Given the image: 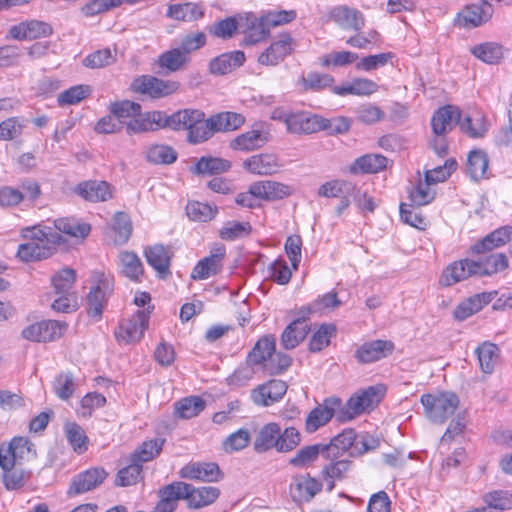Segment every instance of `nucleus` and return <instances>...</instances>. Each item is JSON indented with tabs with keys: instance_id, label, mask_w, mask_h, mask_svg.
<instances>
[{
	"instance_id": "f257e3e1",
	"label": "nucleus",
	"mask_w": 512,
	"mask_h": 512,
	"mask_svg": "<svg viewBox=\"0 0 512 512\" xmlns=\"http://www.w3.org/2000/svg\"><path fill=\"white\" fill-rule=\"evenodd\" d=\"M22 236L27 242L19 245L16 255L23 262H33L50 257L56 247L63 242V238L58 232H53L51 228L41 229L38 226L23 229Z\"/></svg>"
},
{
	"instance_id": "f03ea898",
	"label": "nucleus",
	"mask_w": 512,
	"mask_h": 512,
	"mask_svg": "<svg viewBox=\"0 0 512 512\" xmlns=\"http://www.w3.org/2000/svg\"><path fill=\"white\" fill-rule=\"evenodd\" d=\"M420 402L423 405L425 417L435 424L445 423L460 405L458 395L452 391L423 394Z\"/></svg>"
},
{
	"instance_id": "7ed1b4c3",
	"label": "nucleus",
	"mask_w": 512,
	"mask_h": 512,
	"mask_svg": "<svg viewBox=\"0 0 512 512\" xmlns=\"http://www.w3.org/2000/svg\"><path fill=\"white\" fill-rule=\"evenodd\" d=\"M113 292V278L103 272H93L90 290L86 297L87 314L99 320Z\"/></svg>"
},
{
	"instance_id": "20e7f679",
	"label": "nucleus",
	"mask_w": 512,
	"mask_h": 512,
	"mask_svg": "<svg viewBox=\"0 0 512 512\" xmlns=\"http://www.w3.org/2000/svg\"><path fill=\"white\" fill-rule=\"evenodd\" d=\"M384 395L382 386H370L351 396L346 405L341 407L336 414L338 422H347L354 419L357 415L363 413L367 409L376 406Z\"/></svg>"
},
{
	"instance_id": "39448f33",
	"label": "nucleus",
	"mask_w": 512,
	"mask_h": 512,
	"mask_svg": "<svg viewBox=\"0 0 512 512\" xmlns=\"http://www.w3.org/2000/svg\"><path fill=\"white\" fill-rule=\"evenodd\" d=\"M180 84L177 81L163 80L151 75H143L135 78L131 83V89L135 93L149 95L159 99L178 91Z\"/></svg>"
},
{
	"instance_id": "423d86ee",
	"label": "nucleus",
	"mask_w": 512,
	"mask_h": 512,
	"mask_svg": "<svg viewBox=\"0 0 512 512\" xmlns=\"http://www.w3.org/2000/svg\"><path fill=\"white\" fill-rule=\"evenodd\" d=\"M149 314V311L138 310L129 319L123 320L118 330L115 331V336L118 341L125 343L140 341L145 330L148 328Z\"/></svg>"
},
{
	"instance_id": "0eeeda50",
	"label": "nucleus",
	"mask_w": 512,
	"mask_h": 512,
	"mask_svg": "<svg viewBox=\"0 0 512 512\" xmlns=\"http://www.w3.org/2000/svg\"><path fill=\"white\" fill-rule=\"evenodd\" d=\"M177 484L182 499L186 500L188 506L193 509H199L214 503L220 495V490L217 487L203 486L195 488L193 485L182 481H177Z\"/></svg>"
},
{
	"instance_id": "6e6552de",
	"label": "nucleus",
	"mask_w": 512,
	"mask_h": 512,
	"mask_svg": "<svg viewBox=\"0 0 512 512\" xmlns=\"http://www.w3.org/2000/svg\"><path fill=\"white\" fill-rule=\"evenodd\" d=\"M325 20L336 23L344 30L359 31L364 27V15L356 8L348 5H337L330 8L326 15Z\"/></svg>"
},
{
	"instance_id": "1a4fd4ad",
	"label": "nucleus",
	"mask_w": 512,
	"mask_h": 512,
	"mask_svg": "<svg viewBox=\"0 0 512 512\" xmlns=\"http://www.w3.org/2000/svg\"><path fill=\"white\" fill-rule=\"evenodd\" d=\"M67 325L56 320L41 321L29 325L22 331V337L34 342H49L60 338Z\"/></svg>"
},
{
	"instance_id": "9d476101",
	"label": "nucleus",
	"mask_w": 512,
	"mask_h": 512,
	"mask_svg": "<svg viewBox=\"0 0 512 512\" xmlns=\"http://www.w3.org/2000/svg\"><path fill=\"white\" fill-rule=\"evenodd\" d=\"M294 50V41L289 33H281L270 46L258 56V62L265 66H276Z\"/></svg>"
},
{
	"instance_id": "9b49d317",
	"label": "nucleus",
	"mask_w": 512,
	"mask_h": 512,
	"mask_svg": "<svg viewBox=\"0 0 512 512\" xmlns=\"http://www.w3.org/2000/svg\"><path fill=\"white\" fill-rule=\"evenodd\" d=\"M108 473L102 467L89 468L72 478L68 489L69 496H76L100 486L107 478Z\"/></svg>"
},
{
	"instance_id": "f8f14e48",
	"label": "nucleus",
	"mask_w": 512,
	"mask_h": 512,
	"mask_svg": "<svg viewBox=\"0 0 512 512\" xmlns=\"http://www.w3.org/2000/svg\"><path fill=\"white\" fill-rule=\"evenodd\" d=\"M179 477L188 480L202 482H218L223 474L217 463L214 462H190L179 470Z\"/></svg>"
},
{
	"instance_id": "ddd939ff",
	"label": "nucleus",
	"mask_w": 512,
	"mask_h": 512,
	"mask_svg": "<svg viewBox=\"0 0 512 512\" xmlns=\"http://www.w3.org/2000/svg\"><path fill=\"white\" fill-rule=\"evenodd\" d=\"M329 120L309 112H292L287 131L292 134H312L328 127Z\"/></svg>"
},
{
	"instance_id": "4468645a",
	"label": "nucleus",
	"mask_w": 512,
	"mask_h": 512,
	"mask_svg": "<svg viewBox=\"0 0 512 512\" xmlns=\"http://www.w3.org/2000/svg\"><path fill=\"white\" fill-rule=\"evenodd\" d=\"M287 384L273 379L258 385L251 391V399L257 406L268 407L280 401L287 392Z\"/></svg>"
},
{
	"instance_id": "2eb2a0df",
	"label": "nucleus",
	"mask_w": 512,
	"mask_h": 512,
	"mask_svg": "<svg viewBox=\"0 0 512 512\" xmlns=\"http://www.w3.org/2000/svg\"><path fill=\"white\" fill-rule=\"evenodd\" d=\"M341 408V399L330 397L323 401L322 404L315 407L309 412L306 418V430L310 433L315 432L321 426H324Z\"/></svg>"
},
{
	"instance_id": "dca6fc26",
	"label": "nucleus",
	"mask_w": 512,
	"mask_h": 512,
	"mask_svg": "<svg viewBox=\"0 0 512 512\" xmlns=\"http://www.w3.org/2000/svg\"><path fill=\"white\" fill-rule=\"evenodd\" d=\"M226 255L224 245L214 246L210 254L201 259L193 268L191 277L195 280H204L216 275L223 266V260Z\"/></svg>"
},
{
	"instance_id": "f3484780",
	"label": "nucleus",
	"mask_w": 512,
	"mask_h": 512,
	"mask_svg": "<svg viewBox=\"0 0 512 512\" xmlns=\"http://www.w3.org/2000/svg\"><path fill=\"white\" fill-rule=\"evenodd\" d=\"M270 138L268 131L263 129L262 124L254 125L253 129L246 131L230 142V147L236 151H253L264 146Z\"/></svg>"
},
{
	"instance_id": "a211bd4d",
	"label": "nucleus",
	"mask_w": 512,
	"mask_h": 512,
	"mask_svg": "<svg viewBox=\"0 0 512 512\" xmlns=\"http://www.w3.org/2000/svg\"><path fill=\"white\" fill-rule=\"evenodd\" d=\"M393 350L394 344L391 341L377 339L359 346L354 357L359 363L368 364L387 357Z\"/></svg>"
},
{
	"instance_id": "6ab92c4d",
	"label": "nucleus",
	"mask_w": 512,
	"mask_h": 512,
	"mask_svg": "<svg viewBox=\"0 0 512 512\" xmlns=\"http://www.w3.org/2000/svg\"><path fill=\"white\" fill-rule=\"evenodd\" d=\"M53 33L52 26L40 20L22 21L10 28L9 34L17 40H34L48 37Z\"/></svg>"
},
{
	"instance_id": "aec40b11",
	"label": "nucleus",
	"mask_w": 512,
	"mask_h": 512,
	"mask_svg": "<svg viewBox=\"0 0 512 512\" xmlns=\"http://www.w3.org/2000/svg\"><path fill=\"white\" fill-rule=\"evenodd\" d=\"M74 192L89 202H104L113 197V188L106 181L87 180L77 184Z\"/></svg>"
},
{
	"instance_id": "412c9836",
	"label": "nucleus",
	"mask_w": 512,
	"mask_h": 512,
	"mask_svg": "<svg viewBox=\"0 0 512 512\" xmlns=\"http://www.w3.org/2000/svg\"><path fill=\"white\" fill-rule=\"evenodd\" d=\"M461 110L454 105H446L437 109L431 118L434 135L448 134L456 124L460 126Z\"/></svg>"
},
{
	"instance_id": "4be33fe9",
	"label": "nucleus",
	"mask_w": 512,
	"mask_h": 512,
	"mask_svg": "<svg viewBox=\"0 0 512 512\" xmlns=\"http://www.w3.org/2000/svg\"><path fill=\"white\" fill-rule=\"evenodd\" d=\"M165 128L164 112L150 111L137 115L126 123V133L128 135L139 134L144 132H153Z\"/></svg>"
},
{
	"instance_id": "5701e85b",
	"label": "nucleus",
	"mask_w": 512,
	"mask_h": 512,
	"mask_svg": "<svg viewBox=\"0 0 512 512\" xmlns=\"http://www.w3.org/2000/svg\"><path fill=\"white\" fill-rule=\"evenodd\" d=\"M250 192L257 199L273 201L291 195L292 188L280 182L263 180L252 183L250 185Z\"/></svg>"
},
{
	"instance_id": "b1692460",
	"label": "nucleus",
	"mask_w": 512,
	"mask_h": 512,
	"mask_svg": "<svg viewBox=\"0 0 512 512\" xmlns=\"http://www.w3.org/2000/svg\"><path fill=\"white\" fill-rule=\"evenodd\" d=\"M472 264H474V260L470 259H462L451 263L442 272L439 279L440 285L449 287L469 277L476 276Z\"/></svg>"
},
{
	"instance_id": "393cba45",
	"label": "nucleus",
	"mask_w": 512,
	"mask_h": 512,
	"mask_svg": "<svg viewBox=\"0 0 512 512\" xmlns=\"http://www.w3.org/2000/svg\"><path fill=\"white\" fill-rule=\"evenodd\" d=\"M511 237L512 226L505 225L492 231L484 238L477 241L474 245L471 246L470 250L473 254H484L504 246L507 242L510 241Z\"/></svg>"
},
{
	"instance_id": "a878e982",
	"label": "nucleus",
	"mask_w": 512,
	"mask_h": 512,
	"mask_svg": "<svg viewBox=\"0 0 512 512\" xmlns=\"http://www.w3.org/2000/svg\"><path fill=\"white\" fill-rule=\"evenodd\" d=\"M243 167L253 174L267 176L276 173L281 164L276 154L261 153L247 158L243 162Z\"/></svg>"
},
{
	"instance_id": "bb28decb",
	"label": "nucleus",
	"mask_w": 512,
	"mask_h": 512,
	"mask_svg": "<svg viewBox=\"0 0 512 512\" xmlns=\"http://www.w3.org/2000/svg\"><path fill=\"white\" fill-rule=\"evenodd\" d=\"M205 113L199 109H183L171 115L164 112L165 128H170L175 131L187 130L190 132L193 125L200 120H203Z\"/></svg>"
},
{
	"instance_id": "cd10ccee",
	"label": "nucleus",
	"mask_w": 512,
	"mask_h": 512,
	"mask_svg": "<svg viewBox=\"0 0 512 512\" xmlns=\"http://www.w3.org/2000/svg\"><path fill=\"white\" fill-rule=\"evenodd\" d=\"M490 123L480 111H473L460 118V130L472 139L483 138L489 131Z\"/></svg>"
},
{
	"instance_id": "c85d7f7f",
	"label": "nucleus",
	"mask_w": 512,
	"mask_h": 512,
	"mask_svg": "<svg viewBox=\"0 0 512 512\" xmlns=\"http://www.w3.org/2000/svg\"><path fill=\"white\" fill-rule=\"evenodd\" d=\"M144 255L147 263L153 267L160 277H166L170 274L169 267L171 262V251L162 244H155L146 247Z\"/></svg>"
},
{
	"instance_id": "c756f323",
	"label": "nucleus",
	"mask_w": 512,
	"mask_h": 512,
	"mask_svg": "<svg viewBox=\"0 0 512 512\" xmlns=\"http://www.w3.org/2000/svg\"><path fill=\"white\" fill-rule=\"evenodd\" d=\"M310 331V324L306 317H299L291 322L282 332L281 345L289 350L294 349L302 342L308 332Z\"/></svg>"
},
{
	"instance_id": "7c9ffc66",
	"label": "nucleus",
	"mask_w": 512,
	"mask_h": 512,
	"mask_svg": "<svg viewBox=\"0 0 512 512\" xmlns=\"http://www.w3.org/2000/svg\"><path fill=\"white\" fill-rule=\"evenodd\" d=\"M245 62L244 52L237 50L223 53L210 61L209 70L214 75H225Z\"/></svg>"
},
{
	"instance_id": "2f4dec72",
	"label": "nucleus",
	"mask_w": 512,
	"mask_h": 512,
	"mask_svg": "<svg viewBox=\"0 0 512 512\" xmlns=\"http://www.w3.org/2000/svg\"><path fill=\"white\" fill-rule=\"evenodd\" d=\"M166 15L176 21L192 22L204 16V8L201 4L193 2L171 4Z\"/></svg>"
},
{
	"instance_id": "473e14b6",
	"label": "nucleus",
	"mask_w": 512,
	"mask_h": 512,
	"mask_svg": "<svg viewBox=\"0 0 512 512\" xmlns=\"http://www.w3.org/2000/svg\"><path fill=\"white\" fill-rule=\"evenodd\" d=\"M158 497L159 501L152 512H175L178 507V501L182 500L177 481L159 489Z\"/></svg>"
},
{
	"instance_id": "72a5a7b5",
	"label": "nucleus",
	"mask_w": 512,
	"mask_h": 512,
	"mask_svg": "<svg viewBox=\"0 0 512 512\" xmlns=\"http://www.w3.org/2000/svg\"><path fill=\"white\" fill-rule=\"evenodd\" d=\"M244 123V115L232 111H223L210 116V124L216 133L237 130Z\"/></svg>"
},
{
	"instance_id": "f704fd0d",
	"label": "nucleus",
	"mask_w": 512,
	"mask_h": 512,
	"mask_svg": "<svg viewBox=\"0 0 512 512\" xmlns=\"http://www.w3.org/2000/svg\"><path fill=\"white\" fill-rule=\"evenodd\" d=\"M472 267L477 277L491 276L508 267V259L505 254H492L483 260L474 261Z\"/></svg>"
},
{
	"instance_id": "c9c22d12",
	"label": "nucleus",
	"mask_w": 512,
	"mask_h": 512,
	"mask_svg": "<svg viewBox=\"0 0 512 512\" xmlns=\"http://www.w3.org/2000/svg\"><path fill=\"white\" fill-rule=\"evenodd\" d=\"M322 489V483L310 476L297 478L291 486L292 496L299 501H310Z\"/></svg>"
},
{
	"instance_id": "e433bc0d",
	"label": "nucleus",
	"mask_w": 512,
	"mask_h": 512,
	"mask_svg": "<svg viewBox=\"0 0 512 512\" xmlns=\"http://www.w3.org/2000/svg\"><path fill=\"white\" fill-rule=\"evenodd\" d=\"M276 340L272 335H267L259 339L253 349L247 356V361L252 365H260L270 360L275 352Z\"/></svg>"
},
{
	"instance_id": "4c0bfd02",
	"label": "nucleus",
	"mask_w": 512,
	"mask_h": 512,
	"mask_svg": "<svg viewBox=\"0 0 512 512\" xmlns=\"http://www.w3.org/2000/svg\"><path fill=\"white\" fill-rule=\"evenodd\" d=\"M387 158L380 154H366L358 157L350 166V172L358 173H377L387 166Z\"/></svg>"
},
{
	"instance_id": "58836bf2",
	"label": "nucleus",
	"mask_w": 512,
	"mask_h": 512,
	"mask_svg": "<svg viewBox=\"0 0 512 512\" xmlns=\"http://www.w3.org/2000/svg\"><path fill=\"white\" fill-rule=\"evenodd\" d=\"M475 353L482 372L486 374L493 373L500 357L499 347L491 342H483L476 348Z\"/></svg>"
},
{
	"instance_id": "ea45409f",
	"label": "nucleus",
	"mask_w": 512,
	"mask_h": 512,
	"mask_svg": "<svg viewBox=\"0 0 512 512\" xmlns=\"http://www.w3.org/2000/svg\"><path fill=\"white\" fill-rule=\"evenodd\" d=\"M279 432L280 426L277 423L271 422L264 425L254 440V450L257 453H263L272 448L276 449Z\"/></svg>"
},
{
	"instance_id": "a19ab883",
	"label": "nucleus",
	"mask_w": 512,
	"mask_h": 512,
	"mask_svg": "<svg viewBox=\"0 0 512 512\" xmlns=\"http://www.w3.org/2000/svg\"><path fill=\"white\" fill-rule=\"evenodd\" d=\"M319 455L329 459L322 443L305 446L299 449L296 454L290 458L289 464L297 468H304L314 463Z\"/></svg>"
},
{
	"instance_id": "79ce46f5",
	"label": "nucleus",
	"mask_w": 512,
	"mask_h": 512,
	"mask_svg": "<svg viewBox=\"0 0 512 512\" xmlns=\"http://www.w3.org/2000/svg\"><path fill=\"white\" fill-rule=\"evenodd\" d=\"M356 432L353 429H345L340 434L331 439L330 443L323 444L326 454L330 458H336L342 452L347 451L352 446L355 447Z\"/></svg>"
},
{
	"instance_id": "37998d69",
	"label": "nucleus",
	"mask_w": 512,
	"mask_h": 512,
	"mask_svg": "<svg viewBox=\"0 0 512 512\" xmlns=\"http://www.w3.org/2000/svg\"><path fill=\"white\" fill-rule=\"evenodd\" d=\"M489 158L486 152L482 150H473L468 154L467 173L474 181L487 178V169Z\"/></svg>"
},
{
	"instance_id": "c03bdc74",
	"label": "nucleus",
	"mask_w": 512,
	"mask_h": 512,
	"mask_svg": "<svg viewBox=\"0 0 512 512\" xmlns=\"http://www.w3.org/2000/svg\"><path fill=\"white\" fill-rule=\"evenodd\" d=\"M487 9H490V7L482 8L476 4L468 5L458 13L457 22L463 27H477L490 17Z\"/></svg>"
},
{
	"instance_id": "a18cd8bd",
	"label": "nucleus",
	"mask_w": 512,
	"mask_h": 512,
	"mask_svg": "<svg viewBox=\"0 0 512 512\" xmlns=\"http://www.w3.org/2000/svg\"><path fill=\"white\" fill-rule=\"evenodd\" d=\"M145 159L154 165H169L177 160V152L171 146L154 144L146 149Z\"/></svg>"
},
{
	"instance_id": "49530a36",
	"label": "nucleus",
	"mask_w": 512,
	"mask_h": 512,
	"mask_svg": "<svg viewBox=\"0 0 512 512\" xmlns=\"http://www.w3.org/2000/svg\"><path fill=\"white\" fill-rule=\"evenodd\" d=\"M205 406V401L199 396L185 397L174 404L175 414L182 419L196 417L204 410Z\"/></svg>"
},
{
	"instance_id": "de8ad7c7",
	"label": "nucleus",
	"mask_w": 512,
	"mask_h": 512,
	"mask_svg": "<svg viewBox=\"0 0 512 512\" xmlns=\"http://www.w3.org/2000/svg\"><path fill=\"white\" fill-rule=\"evenodd\" d=\"M122 274L132 281L138 282L143 275V265L134 252L125 251L119 255Z\"/></svg>"
},
{
	"instance_id": "09e8293b",
	"label": "nucleus",
	"mask_w": 512,
	"mask_h": 512,
	"mask_svg": "<svg viewBox=\"0 0 512 512\" xmlns=\"http://www.w3.org/2000/svg\"><path fill=\"white\" fill-rule=\"evenodd\" d=\"M472 54L487 64H498L504 56L503 47L494 42H486L472 48Z\"/></svg>"
},
{
	"instance_id": "8fccbe9b",
	"label": "nucleus",
	"mask_w": 512,
	"mask_h": 512,
	"mask_svg": "<svg viewBox=\"0 0 512 512\" xmlns=\"http://www.w3.org/2000/svg\"><path fill=\"white\" fill-rule=\"evenodd\" d=\"M141 105L130 100L115 101L109 105V112L122 125L126 119H134L141 112Z\"/></svg>"
},
{
	"instance_id": "3c124183",
	"label": "nucleus",
	"mask_w": 512,
	"mask_h": 512,
	"mask_svg": "<svg viewBox=\"0 0 512 512\" xmlns=\"http://www.w3.org/2000/svg\"><path fill=\"white\" fill-rule=\"evenodd\" d=\"M188 57L179 48H174L162 53L157 60L160 68L165 69L166 72H159L160 74H167L170 72L178 71L186 62Z\"/></svg>"
},
{
	"instance_id": "603ef678",
	"label": "nucleus",
	"mask_w": 512,
	"mask_h": 512,
	"mask_svg": "<svg viewBox=\"0 0 512 512\" xmlns=\"http://www.w3.org/2000/svg\"><path fill=\"white\" fill-rule=\"evenodd\" d=\"M77 387L75 377L71 372H61L53 381L54 393L61 400H68L72 397Z\"/></svg>"
},
{
	"instance_id": "864d4df0",
	"label": "nucleus",
	"mask_w": 512,
	"mask_h": 512,
	"mask_svg": "<svg viewBox=\"0 0 512 512\" xmlns=\"http://www.w3.org/2000/svg\"><path fill=\"white\" fill-rule=\"evenodd\" d=\"M55 228L64 234L73 237H86L91 227L87 223H79L73 218H60L54 221Z\"/></svg>"
},
{
	"instance_id": "5fc2aeb1",
	"label": "nucleus",
	"mask_w": 512,
	"mask_h": 512,
	"mask_svg": "<svg viewBox=\"0 0 512 512\" xmlns=\"http://www.w3.org/2000/svg\"><path fill=\"white\" fill-rule=\"evenodd\" d=\"M165 439L155 438L149 441H145L142 445L133 453V459L139 463L148 462L154 459L162 451Z\"/></svg>"
},
{
	"instance_id": "6e6d98bb",
	"label": "nucleus",
	"mask_w": 512,
	"mask_h": 512,
	"mask_svg": "<svg viewBox=\"0 0 512 512\" xmlns=\"http://www.w3.org/2000/svg\"><path fill=\"white\" fill-rule=\"evenodd\" d=\"M487 505L467 512H502L511 508V501L504 491H494L485 497Z\"/></svg>"
},
{
	"instance_id": "4d7b16f0",
	"label": "nucleus",
	"mask_w": 512,
	"mask_h": 512,
	"mask_svg": "<svg viewBox=\"0 0 512 512\" xmlns=\"http://www.w3.org/2000/svg\"><path fill=\"white\" fill-rule=\"evenodd\" d=\"M76 280V271L71 268L60 270L52 278V284L56 294H74L72 290Z\"/></svg>"
},
{
	"instance_id": "13d9d810",
	"label": "nucleus",
	"mask_w": 512,
	"mask_h": 512,
	"mask_svg": "<svg viewBox=\"0 0 512 512\" xmlns=\"http://www.w3.org/2000/svg\"><path fill=\"white\" fill-rule=\"evenodd\" d=\"M351 461L339 460L325 466L323 473L327 481V490L332 491L335 487L334 480H341L350 469Z\"/></svg>"
},
{
	"instance_id": "bf43d9fd",
	"label": "nucleus",
	"mask_w": 512,
	"mask_h": 512,
	"mask_svg": "<svg viewBox=\"0 0 512 512\" xmlns=\"http://www.w3.org/2000/svg\"><path fill=\"white\" fill-rule=\"evenodd\" d=\"M270 28L262 21V17L254 18L245 32L242 44L254 45L269 36Z\"/></svg>"
},
{
	"instance_id": "052dcab7",
	"label": "nucleus",
	"mask_w": 512,
	"mask_h": 512,
	"mask_svg": "<svg viewBox=\"0 0 512 512\" xmlns=\"http://www.w3.org/2000/svg\"><path fill=\"white\" fill-rule=\"evenodd\" d=\"M230 162L221 158L202 157L196 165L195 170L198 174H219L227 171L230 168Z\"/></svg>"
},
{
	"instance_id": "680f3d73",
	"label": "nucleus",
	"mask_w": 512,
	"mask_h": 512,
	"mask_svg": "<svg viewBox=\"0 0 512 512\" xmlns=\"http://www.w3.org/2000/svg\"><path fill=\"white\" fill-rule=\"evenodd\" d=\"M65 434L69 444L77 453H83L87 450L88 438L80 425L75 422L67 423Z\"/></svg>"
},
{
	"instance_id": "e2e57ef3",
	"label": "nucleus",
	"mask_w": 512,
	"mask_h": 512,
	"mask_svg": "<svg viewBox=\"0 0 512 512\" xmlns=\"http://www.w3.org/2000/svg\"><path fill=\"white\" fill-rule=\"evenodd\" d=\"M354 191V184L348 181L332 180L323 183L318 189V195L322 197H340L350 195Z\"/></svg>"
},
{
	"instance_id": "0e129e2a",
	"label": "nucleus",
	"mask_w": 512,
	"mask_h": 512,
	"mask_svg": "<svg viewBox=\"0 0 512 512\" xmlns=\"http://www.w3.org/2000/svg\"><path fill=\"white\" fill-rule=\"evenodd\" d=\"M132 463L120 469L116 475L115 485L125 487L135 485L140 477L142 466L141 463L131 458Z\"/></svg>"
},
{
	"instance_id": "69168bd1",
	"label": "nucleus",
	"mask_w": 512,
	"mask_h": 512,
	"mask_svg": "<svg viewBox=\"0 0 512 512\" xmlns=\"http://www.w3.org/2000/svg\"><path fill=\"white\" fill-rule=\"evenodd\" d=\"M432 183L419 180L417 185L409 192V198L413 205L419 207L429 204L435 197V192L430 188Z\"/></svg>"
},
{
	"instance_id": "338daca9",
	"label": "nucleus",
	"mask_w": 512,
	"mask_h": 512,
	"mask_svg": "<svg viewBox=\"0 0 512 512\" xmlns=\"http://www.w3.org/2000/svg\"><path fill=\"white\" fill-rule=\"evenodd\" d=\"M116 61V56L109 48L100 49L87 55L83 60V65L91 69L103 68L112 65Z\"/></svg>"
},
{
	"instance_id": "774afa93",
	"label": "nucleus",
	"mask_w": 512,
	"mask_h": 512,
	"mask_svg": "<svg viewBox=\"0 0 512 512\" xmlns=\"http://www.w3.org/2000/svg\"><path fill=\"white\" fill-rule=\"evenodd\" d=\"M251 230L249 222L229 221L220 229L219 236L223 240L233 241L249 235Z\"/></svg>"
}]
</instances>
